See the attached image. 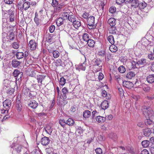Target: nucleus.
<instances>
[{
	"label": "nucleus",
	"instance_id": "13d9d810",
	"mask_svg": "<svg viewBox=\"0 0 154 154\" xmlns=\"http://www.w3.org/2000/svg\"><path fill=\"white\" fill-rule=\"evenodd\" d=\"M55 26L54 25H51L49 27V32H51V33H52L53 32L55 29Z\"/></svg>",
	"mask_w": 154,
	"mask_h": 154
},
{
	"label": "nucleus",
	"instance_id": "7ed1b4c3",
	"mask_svg": "<svg viewBox=\"0 0 154 154\" xmlns=\"http://www.w3.org/2000/svg\"><path fill=\"white\" fill-rule=\"evenodd\" d=\"M102 61L99 59H97L95 61L94 63V66H98V68L97 71H100L101 69L102 66Z\"/></svg>",
	"mask_w": 154,
	"mask_h": 154
},
{
	"label": "nucleus",
	"instance_id": "6ab92c4d",
	"mask_svg": "<svg viewBox=\"0 0 154 154\" xmlns=\"http://www.w3.org/2000/svg\"><path fill=\"white\" fill-rule=\"evenodd\" d=\"M30 4L29 2H25L23 4L22 9L23 8V9L26 11L30 7Z\"/></svg>",
	"mask_w": 154,
	"mask_h": 154
},
{
	"label": "nucleus",
	"instance_id": "e2e57ef3",
	"mask_svg": "<svg viewBox=\"0 0 154 154\" xmlns=\"http://www.w3.org/2000/svg\"><path fill=\"white\" fill-rule=\"evenodd\" d=\"M68 90L66 88L64 87L62 89V91L64 95V97L66 96L67 92H68Z\"/></svg>",
	"mask_w": 154,
	"mask_h": 154
},
{
	"label": "nucleus",
	"instance_id": "a878e982",
	"mask_svg": "<svg viewBox=\"0 0 154 154\" xmlns=\"http://www.w3.org/2000/svg\"><path fill=\"white\" fill-rule=\"evenodd\" d=\"M20 62L15 60H13L12 62V66L15 68L17 67L20 65Z\"/></svg>",
	"mask_w": 154,
	"mask_h": 154
},
{
	"label": "nucleus",
	"instance_id": "6e6552de",
	"mask_svg": "<svg viewBox=\"0 0 154 154\" xmlns=\"http://www.w3.org/2000/svg\"><path fill=\"white\" fill-rule=\"evenodd\" d=\"M50 140L48 137H45L42 138L41 143L43 145H48L50 142Z\"/></svg>",
	"mask_w": 154,
	"mask_h": 154
},
{
	"label": "nucleus",
	"instance_id": "774afa93",
	"mask_svg": "<svg viewBox=\"0 0 154 154\" xmlns=\"http://www.w3.org/2000/svg\"><path fill=\"white\" fill-rule=\"evenodd\" d=\"M104 77V75L102 73H99V75H98V79L99 80H102Z\"/></svg>",
	"mask_w": 154,
	"mask_h": 154
},
{
	"label": "nucleus",
	"instance_id": "864d4df0",
	"mask_svg": "<svg viewBox=\"0 0 154 154\" xmlns=\"http://www.w3.org/2000/svg\"><path fill=\"white\" fill-rule=\"evenodd\" d=\"M52 35H50L48 37L46 38V41L48 42L51 43L53 42Z\"/></svg>",
	"mask_w": 154,
	"mask_h": 154
},
{
	"label": "nucleus",
	"instance_id": "bb28decb",
	"mask_svg": "<svg viewBox=\"0 0 154 154\" xmlns=\"http://www.w3.org/2000/svg\"><path fill=\"white\" fill-rule=\"evenodd\" d=\"M73 24L76 29H77L81 25L80 22L79 21H76V20L73 22Z\"/></svg>",
	"mask_w": 154,
	"mask_h": 154
},
{
	"label": "nucleus",
	"instance_id": "bf43d9fd",
	"mask_svg": "<svg viewBox=\"0 0 154 154\" xmlns=\"http://www.w3.org/2000/svg\"><path fill=\"white\" fill-rule=\"evenodd\" d=\"M109 12L112 13H113L116 11V8L115 7H111L109 9Z\"/></svg>",
	"mask_w": 154,
	"mask_h": 154
},
{
	"label": "nucleus",
	"instance_id": "b1692460",
	"mask_svg": "<svg viewBox=\"0 0 154 154\" xmlns=\"http://www.w3.org/2000/svg\"><path fill=\"white\" fill-rule=\"evenodd\" d=\"M135 76V74L134 72H128L126 75V77L128 79H131L134 78Z\"/></svg>",
	"mask_w": 154,
	"mask_h": 154
},
{
	"label": "nucleus",
	"instance_id": "f3484780",
	"mask_svg": "<svg viewBox=\"0 0 154 154\" xmlns=\"http://www.w3.org/2000/svg\"><path fill=\"white\" fill-rule=\"evenodd\" d=\"M143 134L145 136H149L151 134V130L149 128L144 129L143 131Z\"/></svg>",
	"mask_w": 154,
	"mask_h": 154
},
{
	"label": "nucleus",
	"instance_id": "f704fd0d",
	"mask_svg": "<svg viewBox=\"0 0 154 154\" xmlns=\"http://www.w3.org/2000/svg\"><path fill=\"white\" fill-rule=\"evenodd\" d=\"M86 66V63H83L79 64L78 66V68L79 69L84 71L85 69V66Z\"/></svg>",
	"mask_w": 154,
	"mask_h": 154
},
{
	"label": "nucleus",
	"instance_id": "c03bdc74",
	"mask_svg": "<svg viewBox=\"0 0 154 154\" xmlns=\"http://www.w3.org/2000/svg\"><path fill=\"white\" fill-rule=\"evenodd\" d=\"M101 94L102 96L103 97H105L107 99H108L109 98V97H108L107 92L106 91L104 90H103L101 92Z\"/></svg>",
	"mask_w": 154,
	"mask_h": 154
},
{
	"label": "nucleus",
	"instance_id": "cd10ccee",
	"mask_svg": "<svg viewBox=\"0 0 154 154\" xmlns=\"http://www.w3.org/2000/svg\"><path fill=\"white\" fill-rule=\"evenodd\" d=\"M16 106L17 110L19 111H20L22 109V106L19 100H17L16 101Z\"/></svg>",
	"mask_w": 154,
	"mask_h": 154
},
{
	"label": "nucleus",
	"instance_id": "0e129e2a",
	"mask_svg": "<svg viewBox=\"0 0 154 154\" xmlns=\"http://www.w3.org/2000/svg\"><path fill=\"white\" fill-rule=\"evenodd\" d=\"M14 0H4V2L7 4L10 5L13 3Z\"/></svg>",
	"mask_w": 154,
	"mask_h": 154
},
{
	"label": "nucleus",
	"instance_id": "9d476101",
	"mask_svg": "<svg viewBox=\"0 0 154 154\" xmlns=\"http://www.w3.org/2000/svg\"><path fill=\"white\" fill-rule=\"evenodd\" d=\"M46 76L43 75H37V80L38 81V83H40V85H39V87H40V86L42 85V82L43 79H44Z\"/></svg>",
	"mask_w": 154,
	"mask_h": 154
},
{
	"label": "nucleus",
	"instance_id": "39448f33",
	"mask_svg": "<svg viewBox=\"0 0 154 154\" xmlns=\"http://www.w3.org/2000/svg\"><path fill=\"white\" fill-rule=\"evenodd\" d=\"M38 103L34 100H30L28 103V105L33 109L36 108L38 106Z\"/></svg>",
	"mask_w": 154,
	"mask_h": 154
},
{
	"label": "nucleus",
	"instance_id": "69168bd1",
	"mask_svg": "<svg viewBox=\"0 0 154 154\" xmlns=\"http://www.w3.org/2000/svg\"><path fill=\"white\" fill-rule=\"evenodd\" d=\"M89 14L87 12H85L82 15V17L85 19L88 18L89 16Z\"/></svg>",
	"mask_w": 154,
	"mask_h": 154
},
{
	"label": "nucleus",
	"instance_id": "a211bd4d",
	"mask_svg": "<svg viewBox=\"0 0 154 154\" xmlns=\"http://www.w3.org/2000/svg\"><path fill=\"white\" fill-rule=\"evenodd\" d=\"M45 131L47 133L49 134H51L52 131V128L50 125H47L46 127L44 128Z\"/></svg>",
	"mask_w": 154,
	"mask_h": 154
},
{
	"label": "nucleus",
	"instance_id": "de8ad7c7",
	"mask_svg": "<svg viewBox=\"0 0 154 154\" xmlns=\"http://www.w3.org/2000/svg\"><path fill=\"white\" fill-rule=\"evenodd\" d=\"M20 74L19 71L17 70H14L13 73V75L15 77L19 76Z\"/></svg>",
	"mask_w": 154,
	"mask_h": 154
},
{
	"label": "nucleus",
	"instance_id": "e433bc0d",
	"mask_svg": "<svg viewBox=\"0 0 154 154\" xmlns=\"http://www.w3.org/2000/svg\"><path fill=\"white\" fill-rule=\"evenodd\" d=\"M109 42L111 44H113L114 43V40L113 36L112 35H109L108 38Z\"/></svg>",
	"mask_w": 154,
	"mask_h": 154
},
{
	"label": "nucleus",
	"instance_id": "2eb2a0df",
	"mask_svg": "<svg viewBox=\"0 0 154 154\" xmlns=\"http://www.w3.org/2000/svg\"><path fill=\"white\" fill-rule=\"evenodd\" d=\"M63 18L62 17H60L57 19L56 20V23L58 26H60L63 24L64 21V20Z\"/></svg>",
	"mask_w": 154,
	"mask_h": 154
},
{
	"label": "nucleus",
	"instance_id": "4be33fe9",
	"mask_svg": "<svg viewBox=\"0 0 154 154\" xmlns=\"http://www.w3.org/2000/svg\"><path fill=\"white\" fill-rule=\"evenodd\" d=\"M96 120L98 122L102 123L106 120V118L102 116H98L97 117Z\"/></svg>",
	"mask_w": 154,
	"mask_h": 154
},
{
	"label": "nucleus",
	"instance_id": "8fccbe9b",
	"mask_svg": "<svg viewBox=\"0 0 154 154\" xmlns=\"http://www.w3.org/2000/svg\"><path fill=\"white\" fill-rule=\"evenodd\" d=\"M58 4V2L57 0H52L51 5L54 7H56Z\"/></svg>",
	"mask_w": 154,
	"mask_h": 154
},
{
	"label": "nucleus",
	"instance_id": "4c0bfd02",
	"mask_svg": "<svg viewBox=\"0 0 154 154\" xmlns=\"http://www.w3.org/2000/svg\"><path fill=\"white\" fill-rule=\"evenodd\" d=\"M26 0H20L17 3V6L19 9L21 10L22 8L23 3H24V2Z\"/></svg>",
	"mask_w": 154,
	"mask_h": 154
},
{
	"label": "nucleus",
	"instance_id": "603ef678",
	"mask_svg": "<svg viewBox=\"0 0 154 154\" xmlns=\"http://www.w3.org/2000/svg\"><path fill=\"white\" fill-rule=\"evenodd\" d=\"M34 20L37 26L39 25L40 21L37 16L35 17Z\"/></svg>",
	"mask_w": 154,
	"mask_h": 154
},
{
	"label": "nucleus",
	"instance_id": "412c9836",
	"mask_svg": "<svg viewBox=\"0 0 154 154\" xmlns=\"http://www.w3.org/2000/svg\"><path fill=\"white\" fill-rule=\"evenodd\" d=\"M131 4V6L134 7L135 8L138 7L139 6V2L138 0H132Z\"/></svg>",
	"mask_w": 154,
	"mask_h": 154
},
{
	"label": "nucleus",
	"instance_id": "2f4dec72",
	"mask_svg": "<svg viewBox=\"0 0 154 154\" xmlns=\"http://www.w3.org/2000/svg\"><path fill=\"white\" fill-rule=\"evenodd\" d=\"M88 45L90 47H93L95 43V42L94 40L90 39L87 42Z\"/></svg>",
	"mask_w": 154,
	"mask_h": 154
},
{
	"label": "nucleus",
	"instance_id": "680f3d73",
	"mask_svg": "<svg viewBox=\"0 0 154 154\" xmlns=\"http://www.w3.org/2000/svg\"><path fill=\"white\" fill-rule=\"evenodd\" d=\"M105 51L102 50L99 52L98 54L101 56L104 57L105 55Z\"/></svg>",
	"mask_w": 154,
	"mask_h": 154
},
{
	"label": "nucleus",
	"instance_id": "473e14b6",
	"mask_svg": "<svg viewBox=\"0 0 154 154\" xmlns=\"http://www.w3.org/2000/svg\"><path fill=\"white\" fill-rule=\"evenodd\" d=\"M16 151H17V154H19L21 151L23 147L20 145H17L16 146Z\"/></svg>",
	"mask_w": 154,
	"mask_h": 154
},
{
	"label": "nucleus",
	"instance_id": "393cba45",
	"mask_svg": "<svg viewBox=\"0 0 154 154\" xmlns=\"http://www.w3.org/2000/svg\"><path fill=\"white\" fill-rule=\"evenodd\" d=\"M110 51L112 52H115L117 51V48L115 45L112 44L109 47Z\"/></svg>",
	"mask_w": 154,
	"mask_h": 154
},
{
	"label": "nucleus",
	"instance_id": "49530a36",
	"mask_svg": "<svg viewBox=\"0 0 154 154\" xmlns=\"http://www.w3.org/2000/svg\"><path fill=\"white\" fill-rule=\"evenodd\" d=\"M131 67L132 68H137L138 67V65L137 64V62H136L134 61H133L131 63Z\"/></svg>",
	"mask_w": 154,
	"mask_h": 154
},
{
	"label": "nucleus",
	"instance_id": "58836bf2",
	"mask_svg": "<svg viewBox=\"0 0 154 154\" xmlns=\"http://www.w3.org/2000/svg\"><path fill=\"white\" fill-rule=\"evenodd\" d=\"M139 6L138 7L140 8V9H143L145 8L147 5V4L144 2H139Z\"/></svg>",
	"mask_w": 154,
	"mask_h": 154
},
{
	"label": "nucleus",
	"instance_id": "dca6fc26",
	"mask_svg": "<svg viewBox=\"0 0 154 154\" xmlns=\"http://www.w3.org/2000/svg\"><path fill=\"white\" fill-rule=\"evenodd\" d=\"M91 112L88 110L84 111L83 113V116L85 118L89 117L91 116Z\"/></svg>",
	"mask_w": 154,
	"mask_h": 154
},
{
	"label": "nucleus",
	"instance_id": "20e7f679",
	"mask_svg": "<svg viewBox=\"0 0 154 154\" xmlns=\"http://www.w3.org/2000/svg\"><path fill=\"white\" fill-rule=\"evenodd\" d=\"M28 46L32 50H35L36 47L37 43L34 40H31L29 42Z\"/></svg>",
	"mask_w": 154,
	"mask_h": 154
},
{
	"label": "nucleus",
	"instance_id": "5701e85b",
	"mask_svg": "<svg viewBox=\"0 0 154 154\" xmlns=\"http://www.w3.org/2000/svg\"><path fill=\"white\" fill-rule=\"evenodd\" d=\"M64 7V5L62 4H58L55 8H54V11H56L59 12L60 11L61 9Z\"/></svg>",
	"mask_w": 154,
	"mask_h": 154
},
{
	"label": "nucleus",
	"instance_id": "6e6d98bb",
	"mask_svg": "<svg viewBox=\"0 0 154 154\" xmlns=\"http://www.w3.org/2000/svg\"><path fill=\"white\" fill-rule=\"evenodd\" d=\"M61 60L60 59H58L57 60L56 62H55V65L56 66H58L61 65Z\"/></svg>",
	"mask_w": 154,
	"mask_h": 154
},
{
	"label": "nucleus",
	"instance_id": "1a4fd4ad",
	"mask_svg": "<svg viewBox=\"0 0 154 154\" xmlns=\"http://www.w3.org/2000/svg\"><path fill=\"white\" fill-rule=\"evenodd\" d=\"M3 106L7 109H9L11 106V101L10 100L6 99L3 102Z\"/></svg>",
	"mask_w": 154,
	"mask_h": 154
},
{
	"label": "nucleus",
	"instance_id": "72a5a7b5",
	"mask_svg": "<svg viewBox=\"0 0 154 154\" xmlns=\"http://www.w3.org/2000/svg\"><path fill=\"white\" fill-rule=\"evenodd\" d=\"M16 56L17 59H20L24 57V54L22 52H17L16 54Z\"/></svg>",
	"mask_w": 154,
	"mask_h": 154
},
{
	"label": "nucleus",
	"instance_id": "ea45409f",
	"mask_svg": "<svg viewBox=\"0 0 154 154\" xmlns=\"http://www.w3.org/2000/svg\"><path fill=\"white\" fill-rule=\"evenodd\" d=\"M119 71L121 73H123L125 72L126 69L125 67L123 66H120L118 69Z\"/></svg>",
	"mask_w": 154,
	"mask_h": 154
},
{
	"label": "nucleus",
	"instance_id": "aec40b11",
	"mask_svg": "<svg viewBox=\"0 0 154 154\" xmlns=\"http://www.w3.org/2000/svg\"><path fill=\"white\" fill-rule=\"evenodd\" d=\"M118 32L116 27L112 26L111 27L110 30H109V33L110 34L114 35H116L118 34Z\"/></svg>",
	"mask_w": 154,
	"mask_h": 154
},
{
	"label": "nucleus",
	"instance_id": "3c124183",
	"mask_svg": "<svg viewBox=\"0 0 154 154\" xmlns=\"http://www.w3.org/2000/svg\"><path fill=\"white\" fill-rule=\"evenodd\" d=\"M60 84L61 85H64L66 83V79L63 77H61L60 80Z\"/></svg>",
	"mask_w": 154,
	"mask_h": 154
},
{
	"label": "nucleus",
	"instance_id": "052dcab7",
	"mask_svg": "<svg viewBox=\"0 0 154 154\" xmlns=\"http://www.w3.org/2000/svg\"><path fill=\"white\" fill-rule=\"evenodd\" d=\"M13 48L17 49L19 48V45L17 42H14L12 44Z\"/></svg>",
	"mask_w": 154,
	"mask_h": 154
},
{
	"label": "nucleus",
	"instance_id": "338daca9",
	"mask_svg": "<svg viewBox=\"0 0 154 154\" xmlns=\"http://www.w3.org/2000/svg\"><path fill=\"white\" fill-rule=\"evenodd\" d=\"M140 154H149V153L147 149H145L141 151Z\"/></svg>",
	"mask_w": 154,
	"mask_h": 154
},
{
	"label": "nucleus",
	"instance_id": "0eeeda50",
	"mask_svg": "<svg viewBox=\"0 0 154 154\" xmlns=\"http://www.w3.org/2000/svg\"><path fill=\"white\" fill-rule=\"evenodd\" d=\"M147 63L146 60L145 59H141L137 62L138 67H142Z\"/></svg>",
	"mask_w": 154,
	"mask_h": 154
},
{
	"label": "nucleus",
	"instance_id": "ddd939ff",
	"mask_svg": "<svg viewBox=\"0 0 154 154\" xmlns=\"http://www.w3.org/2000/svg\"><path fill=\"white\" fill-rule=\"evenodd\" d=\"M107 22L111 27L114 26L116 23V19L113 18L109 19L108 20Z\"/></svg>",
	"mask_w": 154,
	"mask_h": 154
},
{
	"label": "nucleus",
	"instance_id": "f8f14e48",
	"mask_svg": "<svg viewBox=\"0 0 154 154\" xmlns=\"http://www.w3.org/2000/svg\"><path fill=\"white\" fill-rule=\"evenodd\" d=\"M109 103L108 101L105 100L103 101L101 104V107L103 109H107L109 106Z\"/></svg>",
	"mask_w": 154,
	"mask_h": 154
},
{
	"label": "nucleus",
	"instance_id": "9b49d317",
	"mask_svg": "<svg viewBox=\"0 0 154 154\" xmlns=\"http://www.w3.org/2000/svg\"><path fill=\"white\" fill-rule=\"evenodd\" d=\"M123 85L127 88H131L133 87V84L129 81H125L123 82Z\"/></svg>",
	"mask_w": 154,
	"mask_h": 154
},
{
	"label": "nucleus",
	"instance_id": "09e8293b",
	"mask_svg": "<svg viewBox=\"0 0 154 154\" xmlns=\"http://www.w3.org/2000/svg\"><path fill=\"white\" fill-rule=\"evenodd\" d=\"M110 137L114 140H115L117 138L116 134L114 133H111Z\"/></svg>",
	"mask_w": 154,
	"mask_h": 154
},
{
	"label": "nucleus",
	"instance_id": "79ce46f5",
	"mask_svg": "<svg viewBox=\"0 0 154 154\" xmlns=\"http://www.w3.org/2000/svg\"><path fill=\"white\" fill-rule=\"evenodd\" d=\"M69 11H68V12H64L63 14L62 15V17L64 19V20H65L67 18H68V17L69 15V13H70L69 12Z\"/></svg>",
	"mask_w": 154,
	"mask_h": 154
},
{
	"label": "nucleus",
	"instance_id": "423d86ee",
	"mask_svg": "<svg viewBox=\"0 0 154 154\" xmlns=\"http://www.w3.org/2000/svg\"><path fill=\"white\" fill-rule=\"evenodd\" d=\"M94 17L93 16H90L87 18V23L88 25L89 26H91L94 25Z\"/></svg>",
	"mask_w": 154,
	"mask_h": 154
},
{
	"label": "nucleus",
	"instance_id": "c756f323",
	"mask_svg": "<svg viewBox=\"0 0 154 154\" xmlns=\"http://www.w3.org/2000/svg\"><path fill=\"white\" fill-rule=\"evenodd\" d=\"M76 18L74 15L72 14H70L69 13V15L68 17V19L72 22H73L76 20Z\"/></svg>",
	"mask_w": 154,
	"mask_h": 154
},
{
	"label": "nucleus",
	"instance_id": "37998d69",
	"mask_svg": "<svg viewBox=\"0 0 154 154\" xmlns=\"http://www.w3.org/2000/svg\"><path fill=\"white\" fill-rule=\"evenodd\" d=\"M38 73V72L37 71L34 70L31 72L29 74V75L31 77L36 78L37 77V75H37Z\"/></svg>",
	"mask_w": 154,
	"mask_h": 154
},
{
	"label": "nucleus",
	"instance_id": "a18cd8bd",
	"mask_svg": "<svg viewBox=\"0 0 154 154\" xmlns=\"http://www.w3.org/2000/svg\"><path fill=\"white\" fill-rule=\"evenodd\" d=\"M59 123L60 125L64 128L65 125H66V121L64 120L60 119L59 121Z\"/></svg>",
	"mask_w": 154,
	"mask_h": 154
},
{
	"label": "nucleus",
	"instance_id": "5fc2aeb1",
	"mask_svg": "<svg viewBox=\"0 0 154 154\" xmlns=\"http://www.w3.org/2000/svg\"><path fill=\"white\" fill-rule=\"evenodd\" d=\"M148 58L151 60H154V53H151L148 55Z\"/></svg>",
	"mask_w": 154,
	"mask_h": 154
},
{
	"label": "nucleus",
	"instance_id": "7c9ffc66",
	"mask_svg": "<svg viewBox=\"0 0 154 154\" xmlns=\"http://www.w3.org/2000/svg\"><path fill=\"white\" fill-rule=\"evenodd\" d=\"M83 39L84 41L87 42L90 39L89 38V35L86 33H84L82 36Z\"/></svg>",
	"mask_w": 154,
	"mask_h": 154
},
{
	"label": "nucleus",
	"instance_id": "f03ea898",
	"mask_svg": "<svg viewBox=\"0 0 154 154\" xmlns=\"http://www.w3.org/2000/svg\"><path fill=\"white\" fill-rule=\"evenodd\" d=\"M154 118L152 119H146L145 121V125L149 126L150 128H152L154 127V121L153 120Z\"/></svg>",
	"mask_w": 154,
	"mask_h": 154
},
{
	"label": "nucleus",
	"instance_id": "f257e3e1",
	"mask_svg": "<svg viewBox=\"0 0 154 154\" xmlns=\"http://www.w3.org/2000/svg\"><path fill=\"white\" fill-rule=\"evenodd\" d=\"M142 111L144 115H147L149 119L154 118V113L153 111L151 110L149 108H147L146 106H143L142 108Z\"/></svg>",
	"mask_w": 154,
	"mask_h": 154
},
{
	"label": "nucleus",
	"instance_id": "c9c22d12",
	"mask_svg": "<svg viewBox=\"0 0 154 154\" xmlns=\"http://www.w3.org/2000/svg\"><path fill=\"white\" fill-rule=\"evenodd\" d=\"M74 121L72 119L69 118L66 121V125L69 126H72L73 125Z\"/></svg>",
	"mask_w": 154,
	"mask_h": 154
},
{
	"label": "nucleus",
	"instance_id": "4d7b16f0",
	"mask_svg": "<svg viewBox=\"0 0 154 154\" xmlns=\"http://www.w3.org/2000/svg\"><path fill=\"white\" fill-rule=\"evenodd\" d=\"M95 151L97 154H102V151L100 148H97L95 149Z\"/></svg>",
	"mask_w": 154,
	"mask_h": 154
},
{
	"label": "nucleus",
	"instance_id": "a19ab883",
	"mask_svg": "<svg viewBox=\"0 0 154 154\" xmlns=\"http://www.w3.org/2000/svg\"><path fill=\"white\" fill-rule=\"evenodd\" d=\"M53 56L55 58H57L59 57L60 55V53L57 51H54L53 52Z\"/></svg>",
	"mask_w": 154,
	"mask_h": 154
},
{
	"label": "nucleus",
	"instance_id": "4468645a",
	"mask_svg": "<svg viewBox=\"0 0 154 154\" xmlns=\"http://www.w3.org/2000/svg\"><path fill=\"white\" fill-rule=\"evenodd\" d=\"M146 80L149 83H152L154 82V75H149L147 77Z\"/></svg>",
	"mask_w": 154,
	"mask_h": 154
},
{
	"label": "nucleus",
	"instance_id": "c85d7f7f",
	"mask_svg": "<svg viewBox=\"0 0 154 154\" xmlns=\"http://www.w3.org/2000/svg\"><path fill=\"white\" fill-rule=\"evenodd\" d=\"M149 141L147 140L143 141L141 142L143 146L145 148L148 147L149 145Z\"/></svg>",
	"mask_w": 154,
	"mask_h": 154
}]
</instances>
